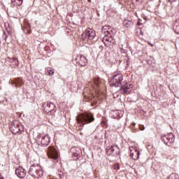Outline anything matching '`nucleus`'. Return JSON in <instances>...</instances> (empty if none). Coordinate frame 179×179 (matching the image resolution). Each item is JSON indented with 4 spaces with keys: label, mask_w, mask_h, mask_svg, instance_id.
Wrapping results in <instances>:
<instances>
[{
    "label": "nucleus",
    "mask_w": 179,
    "mask_h": 179,
    "mask_svg": "<svg viewBox=\"0 0 179 179\" xmlns=\"http://www.w3.org/2000/svg\"><path fill=\"white\" fill-rule=\"evenodd\" d=\"M76 120L78 123L80 124L79 127L82 128L83 125L93 122V121H94V117H93V115L92 114L81 113L77 116Z\"/></svg>",
    "instance_id": "obj_1"
},
{
    "label": "nucleus",
    "mask_w": 179,
    "mask_h": 179,
    "mask_svg": "<svg viewBox=\"0 0 179 179\" xmlns=\"http://www.w3.org/2000/svg\"><path fill=\"white\" fill-rule=\"evenodd\" d=\"M29 173L30 176L35 178H40L43 176V171L40 169L38 164L31 165L29 168Z\"/></svg>",
    "instance_id": "obj_2"
},
{
    "label": "nucleus",
    "mask_w": 179,
    "mask_h": 179,
    "mask_svg": "<svg viewBox=\"0 0 179 179\" xmlns=\"http://www.w3.org/2000/svg\"><path fill=\"white\" fill-rule=\"evenodd\" d=\"M161 140L167 146H173V143H174L176 138L174 137V134H173V133H169L168 134L162 135L161 136Z\"/></svg>",
    "instance_id": "obj_3"
},
{
    "label": "nucleus",
    "mask_w": 179,
    "mask_h": 179,
    "mask_svg": "<svg viewBox=\"0 0 179 179\" xmlns=\"http://www.w3.org/2000/svg\"><path fill=\"white\" fill-rule=\"evenodd\" d=\"M96 37V31L90 28H87L85 32L82 34L83 41H89L93 40Z\"/></svg>",
    "instance_id": "obj_4"
},
{
    "label": "nucleus",
    "mask_w": 179,
    "mask_h": 179,
    "mask_svg": "<svg viewBox=\"0 0 179 179\" xmlns=\"http://www.w3.org/2000/svg\"><path fill=\"white\" fill-rule=\"evenodd\" d=\"M106 150L107 156L117 157L120 155V148L117 145L107 147Z\"/></svg>",
    "instance_id": "obj_5"
},
{
    "label": "nucleus",
    "mask_w": 179,
    "mask_h": 179,
    "mask_svg": "<svg viewBox=\"0 0 179 179\" xmlns=\"http://www.w3.org/2000/svg\"><path fill=\"white\" fill-rule=\"evenodd\" d=\"M10 129L14 135L19 134V132H22L23 131V126L19 124V122H12L10 125Z\"/></svg>",
    "instance_id": "obj_6"
},
{
    "label": "nucleus",
    "mask_w": 179,
    "mask_h": 179,
    "mask_svg": "<svg viewBox=\"0 0 179 179\" xmlns=\"http://www.w3.org/2000/svg\"><path fill=\"white\" fill-rule=\"evenodd\" d=\"M122 80H124V76H122V73H117L112 77L110 83H112L113 86H115V87H118V86L121 85Z\"/></svg>",
    "instance_id": "obj_7"
},
{
    "label": "nucleus",
    "mask_w": 179,
    "mask_h": 179,
    "mask_svg": "<svg viewBox=\"0 0 179 179\" xmlns=\"http://www.w3.org/2000/svg\"><path fill=\"white\" fill-rule=\"evenodd\" d=\"M48 156L50 159L53 160H57L58 159V151L54 146H50L48 148Z\"/></svg>",
    "instance_id": "obj_8"
},
{
    "label": "nucleus",
    "mask_w": 179,
    "mask_h": 179,
    "mask_svg": "<svg viewBox=\"0 0 179 179\" xmlns=\"http://www.w3.org/2000/svg\"><path fill=\"white\" fill-rule=\"evenodd\" d=\"M130 156L133 160H138L139 156H141V152L136 149V147H129Z\"/></svg>",
    "instance_id": "obj_9"
},
{
    "label": "nucleus",
    "mask_w": 179,
    "mask_h": 179,
    "mask_svg": "<svg viewBox=\"0 0 179 179\" xmlns=\"http://www.w3.org/2000/svg\"><path fill=\"white\" fill-rule=\"evenodd\" d=\"M55 105L51 102H48L46 104V106L44 108V111L45 113H48L49 115H51V114H54L55 113Z\"/></svg>",
    "instance_id": "obj_10"
},
{
    "label": "nucleus",
    "mask_w": 179,
    "mask_h": 179,
    "mask_svg": "<svg viewBox=\"0 0 179 179\" xmlns=\"http://www.w3.org/2000/svg\"><path fill=\"white\" fill-rule=\"evenodd\" d=\"M76 62L80 66H86L87 64V59L83 55L77 56L76 58Z\"/></svg>",
    "instance_id": "obj_11"
},
{
    "label": "nucleus",
    "mask_w": 179,
    "mask_h": 179,
    "mask_svg": "<svg viewBox=\"0 0 179 179\" xmlns=\"http://www.w3.org/2000/svg\"><path fill=\"white\" fill-rule=\"evenodd\" d=\"M131 90L132 85L128 83H126L120 87V92L122 93V94H129Z\"/></svg>",
    "instance_id": "obj_12"
},
{
    "label": "nucleus",
    "mask_w": 179,
    "mask_h": 179,
    "mask_svg": "<svg viewBox=\"0 0 179 179\" xmlns=\"http://www.w3.org/2000/svg\"><path fill=\"white\" fill-rule=\"evenodd\" d=\"M38 142L41 146H48L50 145V136L45 134V136L38 138Z\"/></svg>",
    "instance_id": "obj_13"
},
{
    "label": "nucleus",
    "mask_w": 179,
    "mask_h": 179,
    "mask_svg": "<svg viewBox=\"0 0 179 179\" xmlns=\"http://www.w3.org/2000/svg\"><path fill=\"white\" fill-rule=\"evenodd\" d=\"M15 174L19 178H24L26 177V171L23 168L15 169Z\"/></svg>",
    "instance_id": "obj_14"
},
{
    "label": "nucleus",
    "mask_w": 179,
    "mask_h": 179,
    "mask_svg": "<svg viewBox=\"0 0 179 179\" xmlns=\"http://www.w3.org/2000/svg\"><path fill=\"white\" fill-rule=\"evenodd\" d=\"M72 155H73V159L74 160H78L79 157H80V151L76 150V148H72L71 149Z\"/></svg>",
    "instance_id": "obj_15"
},
{
    "label": "nucleus",
    "mask_w": 179,
    "mask_h": 179,
    "mask_svg": "<svg viewBox=\"0 0 179 179\" xmlns=\"http://www.w3.org/2000/svg\"><path fill=\"white\" fill-rule=\"evenodd\" d=\"M113 40L112 38H108L107 36H105L102 38H101V41L103 43V44L108 47L109 45H111V41Z\"/></svg>",
    "instance_id": "obj_16"
},
{
    "label": "nucleus",
    "mask_w": 179,
    "mask_h": 179,
    "mask_svg": "<svg viewBox=\"0 0 179 179\" xmlns=\"http://www.w3.org/2000/svg\"><path fill=\"white\" fill-rule=\"evenodd\" d=\"M123 26L124 27H127V29H131L132 26H134V22L129 20H124L123 21Z\"/></svg>",
    "instance_id": "obj_17"
},
{
    "label": "nucleus",
    "mask_w": 179,
    "mask_h": 179,
    "mask_svg": "<svg viewBox=\"0 0 179 179\" xmlns=\"http://www.w3.org/2000/svg\"><path fill=\"white\" fill-rule=\"evenodd\" d=\"M14 85L15 87H19L23 85V81H22V79L20 78H15L14 80Z\"/></svg>",
    "instance_id": "obj_18"
},
{
    "label": "nucleus",
    "mask_w": 179,
    "mask_h": 179,
    "mask_svg": "<svg viewBox=\"0 0 179 179\" xmlns=\"http://www.w3.org/2000/svg\"><path fill=\"white\" fill-rule=\"evenodd\" d=\"M110 27L105 25L102 27L101 31L102 33L105 34V36H108V34L110 33Z\"/></svg>",
    "instance_id": "obj_19"
},
{
    "label": "nucleus",
    "mask_w": 179,
    "mask_h": 179,
    "mask_svg": "<svg viewBox=\"0 0 179 179\" xmlns=\"http://www.w3.org/2000/svg\"><path fill=\"white\" fill-rule=\"evenodd\" d=\"M23 31H24L27 34H30L31 33V31L30 30V26H24L22 27Z\"/></svg>",
    "instance_id": "obj_20"
},
{
    "label": "nucleus",
    "mask_w": 179,
    "mask_h": 179,
    "mask_svg": "<svg viewBox=\"0 0 179 179\" xmlns=\"http://www.w3.org/2000/svg\"><path fill=\"white\" fill-rule=\"evenodd\" d=\"M173 29L176 33V34H179V25L178 24H173Z\"/></svg>",
    "instance_id": "obj_21"
},
{
    "label": "nucleus",
    "mask_w": 179,
    "mask_h": 179,
    "mask_svg": "<svg viewBox=\"0 0 179 179\" xmlns=\"http://www.w3.org/2000/svg\"><path fill=\"white\" fill-rule=\"evenodd\" d=\"M10 62L13 65H19V61L16 57H13V59H11Z\"/></svg>",
    "instance_id": "obj_22"
},
{
    "label": "nucleus",
    "mask_w": 179,
    "mask_h": 179,
    "mask_svg": "<svg viewBox=\"0 0 179 179\" xmlns=\"http://www.w3.org/2000/svg\"><path fill=\"white\" fill-rule=\"evenodd\" d=\"M47 72H48V73H49L50 76H54V73H55L54 69H51L50 68H48L47 69Z\"/></svg>",
    "instance_id": "obj_23"
},
{
    "label": "nucleus",
    "mask_w": 179,
    "mask_h": 179,
    "mask_svg": "<svg viewBox=\"0 0 179 179\" xmlns=\"http://www.w3.org/2000/svg\"><path fill=\"white\" fill-rule=\"evenodd\" d=\"M6 30L8 35L12 36L13 31H12V29L10 28V27L8 26V27H6Z\"/></svg>",
    "instance_id": "obj_24"
},
{
    "label": "nucleus",
    "mask_w": 179,
    "mask_h": 179,
    "mask_svg": "<svg viewBox=\"0 0 179 179\" xmlns=\"http://www.w3.org/2000/svg\"><path fill=\"white\" fill-rule=\"evenodd\" d=\"M14 2L16 3L17 6H22V3H23V0H14Z\"/></svg>",
    "instance_id": "obj_25"
},
{
    "label": "nucleus",
    "mask_w": 179,
    "mask_h": 179,
    "mask_svg": "<svg viewBox=\"0 0 179 179\" xmlns=\"http://www.w3.org/2000/svg\"><path fill=\"white\" fill-rule=\"evenodd\" d=\"M168 179H179L176 177V173H172L169 176Z\"/></svg>",
    "instance_id": "obj_26"
},
{
    "label": "nucleus",
    "mask_w": 179,
    "mask_h": 179,
    "mask_svg": "<svg viewBox=\"0 0 179 179\" xmlns=\"http://www.w3.org/2000/svg\"><path fill=\"white\" fill-rule=\"evenodd\" d=\"M8 36H9L8 34H6V32L3 31V39L5 40V41H6V39L8 38Z\"/></svg>",
    "instance_id": "obj_27"
},
{
    "label": "nucleus",
    "mask_w": 179,
    "mask_h": 179,
    "mask_svg": "<svg viewBox=\"0 0 179 179\" xmlns=\"http://www.w3.org/2000/svg\"><path fill=\"white\" fill-rule=\"evenodd\" d=\"M94 85H96V86H97V87H99V79H94Z\"/></svg>",
    "instance_id": "obj_28"
},
{
    "label": "nucleus",
    "mask_w": 179,
    "mask_h": 179,
    "mask_svg": "<svg viewBox=\"0 0 179 179\" xmlns=\"http://www.w3.org/2000/svg\"><path fill=\"white\" fill-rule=\"evenodd\" d=\"M87 96H86V95H84V97H87ZM88 97V99H90V100H92V99L93 98V97H94V96L93 95V94H90V96H87Z\"/></svg>",
    "instance_id": "obj_29"
},
{
    "label": "nucleus",
    "mask_w": 179,
    "mask_h": 179,
    "mask_svg": "<svg viewBox=\"0 0 179 179\" xmlns=\"http://www.w3.org/2000/svg\"><path fill=\"white\" fill-rule=\"evenodd\" d=\"M139 128L141 131H145V126L143 124H140Z\"/></svg>",
    "instance_id": "obj_30"
},
{
    "label": "nucleus",
    "mask_w": 179,
    "mask_h": 179,
    "mask_svg": "<svg viewBox=\"0 0 179 179\" xmlns=\"http://www.w3.org/2000/svg\"><path fill=\"white\" fill-rule=\"evenodd\" d=\"M59 178H62V177H64L62 172H60V173H59Z\"/></svg>",
    "instance_id": "obj_31"
},
{
    "label": "nucleus",
    "mask_w": 179,
    "mask_h": 179,
    "mask_svg": "<svg viewBox=\"0 0 179 179\" xmlns=\"http://www.w3.org/2000/svg\"><path fill=\"white\" fill-rule=\"evenodd\" d=\"M175 24H178L179 25V18L178 19H177V20H176V21H175V23H174Z\"/></svg>",
    "instance_id": "obj_32"
},
{
    "label": "nucleus",
    "mask_w": 179,
    "mask_h": 179,
    "mask_svg": "<svg viewBox=\"0 0 179 179\" xmlns=\"http://www.w3.org/2000/svg\"><path fill=\"white\" fill-rule=\"evenodd\" d=\"M169 2H176L177 0H168Z\"/></svg>",
    "instance_id": "obj_33"
},
{
    "label": "nucleus",
    "mask_w": 179,
    "mask_h": 179,
    "mask_svg": "<svg viewBox=\"0 0 179 179\" xmlns=\"http://www.w3.org/2000/svg\"><path fill=\"white\" fill-rule=\"evenodd\" d=\"M149 45H150L151 47H153V44H152V43H149Z\"/></svg>",
    "instance_id": "obj_34"
},
{
    "label": "nucleus",
    "mask_w": 179,
    "mask_h": 179,
    "mask_svg": "<svg viewBox=\"0 0 179 179\" xmlns=\"http://www.w3.org/2000/svg\"><path fill=\"white\" fill-rule=\"evenodd\" d=\"M138 26H141V23L138 22Z\"/></svg>",
    "instance_id": "obj_35"
},
{
    "label": "nucleus",
    "mask_w": 179,
    "mask_h": 179,
    "mask_svg": "<svg viewBox=\"0 0 179 179\" xmlns=\"http://www.w3.org/2000/svg\"><path fill=\"white\" fill-rule=\"evenodd\" d=\"M88 2H92V0H88Z\"/></svg>",
    "instance_id": "obj_36"
},
{
    "label": "nucleus",
    "mask_w": 179,
    "mask_h": 179,
    "mask_svg": "<svg viewBox=\"0 0 179 179\" xmlns=\"http://www.w3.org/2000/svg\"><path fill=\"white\" fill-rule=\"evenodd\" d=\"M78 129H80V130L82 129V127H80Z\"/></svg>",
    "instance_id": "obj_37"
},
{
    "label": "nucleus",
    "mask_w": 179,
    "mask_h": 179,
    "mask_svg": "<svg viewBox=\"0 0 179 179\" xmlns=\"http://www.w3.org/2000/svg\"><path fill=\"white\" fill-rule=\"evenodd\" d=\"M0 45H1V41H0Z\"/></svg>",
    "instance_id": "obj_38"
},
{
    "label": "nucleus",
    "mask_w": 179,
    "mask_h": 179,
    "mask_svg": "<svg viewBox=\"0 0 179 179\" xmlns=\"http://www.w3.org/2000/svg\"><path fill=\"white\" fill-rule=\"evenodd\" d=\"M43 106H45V104H43Z\"/></svg>",
    "instance_id": "obj_39"
}]
</instances>
